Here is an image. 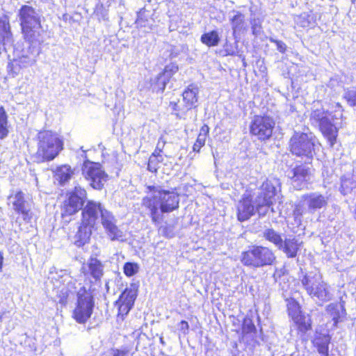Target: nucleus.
Returning <instances> with one entry per match:
<instances>
[{"label":"nucleus","mask_w":356,"mask_h":356,"mask_svg":"<svg viewBox=\"0 0 356 356\" xmlns=\"http://www.w3.org/2000/svg\"><path fill=\"white\" fill-rule=\"evenodd\" d=\"M169 106L171 108L172 114L179 119H185L188 111H191L188 106H186V104L180 102L179 99L176 101H170Z\"/></svg>","instance_id":"c756f323"},{"label":"nucleus","mask_w":356,"mask_h":356,"mask_svg":"<svg viewBox=\"0 0 356 356\" xmlns=\"http://www.w3.org/2000/svg\"><path fill=\"white\" fill-rule=\"evenodd\" d=\"M74 173V170L67 164L62 165L56 169V176L60 183H65L70 180Z\"/></svg>","instance_id":"72a5a7b5"},{"label":"nucleus","mask_w":356,"mask_h":356,"mask_svg":"<svg viewBox=\"0 0 356 356\" xmlns=\"http://www.w3.org/2000/svg\"><path fill=\"white\" fill-rule=\"evenodd\" d=\"M318 129L323 137L327 140L330 147H333L337 143L338 136L337 127L330 120L325 124L321 125V127Z\"/></svg>","instance_id":"393cba45"},{"label":"nucleus","mask_w":356,"mask_h":356,"mask_svg":"<svg viewBox=\"0 0 356 356\" xmlns=\"http://www.w3.org/2000/svg\"><path fill=\"white\" fill-rule=\"evenodd\" d=\"M179 330L184 334H187L188 333L189 325L186 321H185V320L181 321L179 323Z\"/></svg>","instance_id":"49530a36"},{"label":"nucleus","mask_w":356,"mask_h":356,"mask_svg":"<svg viewBox=\"0 0 356 356\" xmlns=\"http://www.w3.org/2000/svg\"><path fill=\"white\" fill-rule=\"evenodd\" d=\"M146 189L147 193H157L159 190L157 189V187L155 186L148 185L146 186Z\"/></svg>","instance_id":"8fccbe9b"},{"label":"nucleus","mask_w":356,"mask_h":356,"mask_svg":"<svg viewBox=\"0 0 356 356\" xmlns=\"http://www.w3.org/2000/svg\"><path fill=\"white\" fill-rule=\"evenodd\" d=\"M353 218H354L355 220L356 221V206H355V209L353 211Z\"/></svg>","instance_id":"864d4df0"},{"label":"nucleus","mask_w":356,"mask_h":356,"mask_svg":"<svg viewBox=\"0 0 356 356\" xmlns=\"http://www.w3.org/2000/svg\"><path fill=\"white\" fill-rule=\"evenodd\" d=\"M179 71V66L176 63H170L165 65L164 68L160 72L152 83L154 86L156 91L163 92L169 81L175 74Z\"/></svg>","instance_id":"6ab92c4d"},{"label":"nucleus","mask_w":356,"mask_h":356,"mask_svg":"<svg viewBox=\"0 0 356 356\" xmlns=\"http://www.w3.org/2000/svg\"><path fill=\"white\" fill-rule=\"evenodd\" d=\"M355 188H356V172H352L341 178L339 190L343 195L350 194Z\"/></svg>","instance_id":"cd10ccee"},{"label":"nucleus","mask_w":356,"mask_h":356,"mask_svg":"<svg viewBox=\"0 0 356 356\" xmlns=\"http://www.w3.org/2000/svg\"><path fill=\"white\" fill-rule=\"evenodd\" d=\"M241 332L243 335L255 334L257 333V328L252 318L249 316L243 318L241 325Z\"/></svg>","instance_id":"ea45409f"},{"label":"nucleus","mask_w":356,"mask_h":356,"mask_svg":"<svg viewBox=\"0 0 356 356\" xmlns=\"http://www.w3.org/2000/svg\"><path fill=\"white\" fill-rule=\"evenodd\" d=\"M326 310L332 317L334 327H337L339 323L343 321L346 315V312L343 306L338 303H331L328 305Z\"/></svg>","instance_id":"bb28decb"},{"label":"nucleus","mask_w":356,"mask_h":356,"mask_svg":"<svg viewBox=\"0 0 356 356\" xmlns=\"http://www.w3.org/2000/svg\"><path fill=\"white\" fill-rule=\"evenodd\" d=\"M346 101L350 106H356V92L349 94L346 97Z\"/></svg>","instance_id":"de8ad7c7"},{"label":"nucleus","mask_w":356,"mask_h":356,"mask_svg":"<svg viewBox=\"0 0 356 356\" xmlns=\"http://www.w3.org/2000/svg\"><path fill=\"white\" fill-rule=\"evenodd\" d=\"M258 213L259 216H264L266 212L261 213L260 208H257V204L254 200L250 192L244 193L236 206V218L239 222L249 220L252 216Z\"/></svg>","instance_id":"4468645a"},{"label":"nucleus","mask_w":356,"mask_h":356,"mask_svg":"<svg viewBox=\"0 0 356 356\" xmlns=\"http://www.w3.org/2000/svg\"><path fill=\"white\" fill-rule=\"evenodd\" d=\"M263 236L266 241L273 243L277 248L281 245L283 240L281 234L273 228L266 229L263 233Z\"/></svg>","instance_id":"c9c22d12"},{"label":"nucleus","mask_w":356,"mask_h":356,"mask_svg":"<svg viewBox=\"0 0 356 356\" xmlns=\"http://www.w3.org/2000/svg\"><path fill=\"white\" fill-rule=\"evenodd\" d=\"M8 116L3 106H0V140H3L8 136Z\"/></svg>","instance_id":"473e14b6"},{"label":"nucleus","mask_w":356,"mask_h":356,"mask_svg":"<svg viewBox=\"0 0 356 356\" xmlns=\"http://www.w3.org/2000/svg\"><path fill=\"white\" fill-rule=\"evenodd\" d=\"M136 298V293L131 289L126 288L120 295L116 305L118 306V316L123 320L133 307Z\"/></svg>","instance_id":"aec40b11"},{"label":"nucleus","mask_w":356,"mask_h":356,"mask_svg":"<svg viewBox=\"0 0 356 356\" xmlns=\"http://www.w3.org/2000/svg\"><path fill=\"white\" fill-rule=\"evenodd\" d=\"M301 283L307 294L311 297L317 298L320 300L330 299L327 285L322 280V276L312 273L302 275Z\"/></svg>","instance_id":"f8f14e48"},{"label":"nucleus","mask_w":356,"mask_h":356,"mask_svg":"<svg viewBox=\"0 0 356 356\" xmlns=\"http://www.w3.org/2000/svg\"><path fill=\"white\" fill-rule=\"evenodd\" d=\"M205 143L206 139L197 136L193 145V150L195 152H200L202 147L204 146Z\"/></svg>","instance_id":"37998d69"},{"label":"nucleus","mask_w":356,"mask_h":356,"mask_svg":"<svg viewBox=\"0 0 356 356\" xmlns=\"http://www.w3.org/2000/svg\"><path fill=\"white\" fill-rule=\"evenodd\" d=\"M200 41L207 47H211L217 46L220 41V38L218 31L212 30L203 33L200 37Z\"/></svg>","instance_id":"7c9ffc66"},{"label":"nucleus","mask_w":356,"mask_h":356,"mask_svg":"<svg viewBox=\"0 0 356 356\" xmlns=\"http://www.w3.org/2000/svg\"><path fill=\"white\" fill-rule=\"evenodd\" d=\"M163 156L151 154L147 161V170L153 173H157L161 164L163 162Z\"/></svg>","instance_id":"58836bf2"},{"label":"nucleus","mask_w":356,"mask_h":356,"mask_svg":"<svg viewBox=\"0 0 356 356\" xmlns=\"http://www.w3.org/2000/svg\"><path fill=\"white\" fill-rule=\"evenodd\" d=\"M241 263L246 267L259 268L271 266L277 263L275 250L263 245H252L241 252Z\"/></svg>","instance_id":"423d86ee"},{"label":"nucleus","mask_w":356,"mask_h":356,"mask_svg":"<svg viewBox=\"0 0 356 356\" xmlns=\"http://www.w3.org/2000/svg\"><path fill=\"white\" fill-rule=\"evenodd\" d=\"M100 202L88 200L82 209L81 220L74 235L73 244L78 248H83L90 242L93 230L96 228Z\"/></svg>","instance_id":"7ed1b4c3"},{"label":"nucleus","mask_w":356,"mask_h":356,"mask_svg":"<svg viewBox=\"0 0 356 356\" xmlns=\"http://www.w3.org/2000/svg\"><path fill=\"white\" fill-rule=\"evenodd\" d=\"M286 312L298 334H305L312 330V319L305 314L299 302L293 298L286 299Z\"/></svg>","instance_id":"6e6552de"},{"label":"nucleus","mask_w":356,"mask_h":356,"mask_svg":"<svg viewBox=\"0 0 356 356\" xmlns=\"http://www.w3.org/2000/svg\"><path fill=\"white\" fill-rule=\"evenodd\" d=\"M37 150L34 154L38 163L51 161L63 149V140L58 134L50 129L39 131L36 136Z\"/></svg>","instance_id":"20e7f679"},{"label":"nucleus","mask_w":356,"mask_h":356,"mask_svg":"<svg viewBox=\"0 0 356 356\" xmlns=\"http://www.w3.org/2000/svg\"><path fill=\"white\" fill-rule=\"evenodd\" d=\"M96 289L90 286H81L76 292L72 318L79 324H86L91 318L95 307Z\"/></svg>","instance_id":"39448f33"},{"label":"nucleus","mask_w":356,"mask_h":356,"mask_svg":"<svg viewBox=\"0 0 356 356\" xmlns=\"http://www.w3.org/2000/svg\"><path fill=\"white\" fill-rule=\"evenodd\" d=\"M129 350L127 348L118 349L111 348L105 350L102 356H128Z\"/></svg>","instance_id":"79ce46f5"},{"label":"nucleus","mask_w":356,"mask_h":356,"mask_svg":"<svg viewBox=\"0 0 356 356\" xmlns=\"http://www.w3.org/2000/svg\"><path fill=\"white\" fill-rule=\"evenodd\" d=\"M277 191L273 184L266 180L259 187V192L255 198V203L257 204V208L261 209L263 207H270L275 202Z\"/></svg>","instance_id":"f3484780"},{"label":"nucleus","mask_w":356,"mask_h":356,"mask_svg":"<svg viewBox=\"0 0 356 356\" xmlns=\"http://www.w3.org/2000/svg\"><path fill=\"white\" fill-rule=\"evenodd\" d=\"M3 257L2 253L0 252V272L2 270L3 268Z\"/></svg>","instance_id":"3c124183"},{"label":"nucleus","mask_w":356,"mask_h":356,"mask_svg":"<svg viewBox=\"0 0 356 356\" xmlns=\"http://www.w3.org/2000/svg\"><path fill=\"white\" fill-rule=\"evenodd\" d=\"M21 32L24 40L31 48L40 47L45 41L46 31L43 29L41 18L36 10L28 5H22L18 10Z\"/></svg>","instance_id":"f257e3e1"},{"label":"nucleus","mask_w":356,"mask_h":356,"mask_svg":"<svg viewBox=\"0 0 356 356\" xmlns=\"http://www.w3.org/2000/svg\"><path fill=\"white\" fill-rule=\"evenodd\" d=\"M316 14L313 10L303 12L297 16L296 25L302 29H311L315 27L317 24Z\"/></svg>","instance_id":"a878e982"},{"label":"nucleus","mask_w":356,"mask_h":356,"mask_svg":"<svg viewBox=\"0 0 356 356\" xmlns=\"http://www.w3.org/2000/svg\"><path fill=\"white\" fill-rule=\"evenodd\" d=\"M8 198L13 199L12 204L15 213L20 216L24 221L30 222L33 218V213L28 207L24 193L22 190H19L14 194H10Z\"/></svg>","instance_id":"a211bd4d"},{"label":"nucleus","mask_w":356,"mask_h":356,"mask_svg":"<svg viewBox=\"0 0 356 356\" xmlns=\"http://www.w3.org/2000/svg\"><path fill=\"white\" fill-rule=\"evenodd\" d=\"M233 33L240 32L245 27V16L240 12H237L230 19Z\"/></svg>","instance_id":"e433bc0d"},{"label":"nucleus","mask_w":356,"mask_h":356,"mask_svg":"<svg viewBox=\"0 0 356 356\" xmlns=\"http://www.w3.org/2000/svg\"><path fill=\"white\" fill-rule=\"evenodd\" d=\"M12 40L13 33L8 17H0V44H5Z\"/></svg>","instance_id":"c85d7f7f"},{"label":"nucleus","mask_w":356,"mask_h":356,"mask_svg":"<svg viewBox=\"0 0 356 356\" xmlns=\"http://www.w3.org/2000/svg\"><path fill=\"white\" fill-rule=\"evenodd\" d=\"M325 111L323 108H317L312 110L309 115V121L311 123H318V128L330 121V119L326 116Z\"/></svg>","instance_id":"2f4dec72"},{"label":"nucleus","mask_w":356,"mask_h":356,"mask_svg":"<svg viewBox=\"0 0 356 356\" xmlns=\"http://www.w3.org/2000/svg\"><path fill=\"white\" fill-rule=\"evenodd\" d=\"M274 42L276 44L277 48L281 52H284L286 50V44L280 40H275Z\"/></svg>","instance_id":"09e8293b"},{"label":"nucleus","mask_w":356,"mask_h":356,"mask_svg":"<svg viewBox=\"0 0 356 356\" xmlns=\"http://www.w3.org/2000/svg\"><path fill=\"white\" fill-rule=\"evenodd\" d=\"M86 195V191L79 186H75L72 191L67 193V197L61 206V218L65 219L75 215L81 209H82L85 207L83 204Z\"/></svg>","instance_id":"9b49d317"},{"label":"nucleus","mask_w":356,"mask_h":356,"mask_svg":"<svg viewBox=\"0 0 356 356\" xmlns=\"http://www.w3.org/2000/svg\"><path fill=\"white\" fill-rule=\"evenodd\" d=\"M302 246V242L299 241L296 236H290L282 240L277 248L282 250L287 258H295L299 254Z\"/></svg>","instance_id":"4be33fe9"},{"label":"nucleus","mask_w":356,"mask_h":356,"mask_svg":"<svg viewBox=\"0 0 356 356\" xmlns=\"http://www.w3.org/2000/svg\"><path fill=\"white\" fill-rule=\"evenodd\" d=\"M314 170L312 161H299L290 169L289 178L293 183H296L298 185L307 184Z\"/></svg>","instance_id":"2eb2a0df"},{"label":"nucleus","mask_w":356,"mask_h":356,"mask_svg":"<svg viewBox=\"0 0 356 356\" xmlns=\"http://www.w3.org/2000/svg\"><path fill=\"white\" fill-rule=\"evenodd\" d=\"M199 90V87L195 83H191L182 92V102L191 110L198 107Z\"/></svg>","instance_id":"5701e85b"},{"label":"nucleus","mask_w":356,"mask_h":356,"mask_svg":"<svg viewBox=\"0 0 356 356\" xmlns=\"http://www.w3.org/2000/svg\"><path fill=\"white\" fill-rule=\"evenodd\" d=\"M80 274L85 278V282L92 288L96 284H100L104 275V264L96 257H90L87 262H83L80 268Z\"/></svg>","instance_id":"ddd939ff"},{"label":"nucleus","mask_w":356,"mask_h":356,"mask_svg":"<svg viewBox=\"0 0 356 356\" xmlns=\"http://www.w3.org/2000/svg\"><path fill=\"white\" fill-rule=\"evenodd\" d=\"M209 127L207 124H203L200 129V132L197 135V136L200 138H203L207 140V138L209 136Z\"/></svg>","instance_id":"a18cd8bd"},{"label":"nucleus","mask_w":356,"mask_h":356,"mask_svg":"<svg viewBox=\"0 0 356 356\" xmlns=\"http://www.w3.org/2000/svg\"><path fill=\"white\" fill-rule=\"evenodd\" d=\"M275 120L266 114L255 115L249 124V133L261 143L270 140L274 133Z\"/></svg>","instance_id":"1a4fd4ad"},{"label":"nucleus","mask_w":356,"mask_h":356,"mask_svg":"<svg viewBox=\"0 0 356 356\" xmlns=\"http://www.w3.org/2000/svg\"><path fill=\"white\" fill-rule=\"evenodd\" d=\"M26 62L23 58L13 59L8 65V74L15 76L22 68L26 66Z\"/></svg>","instance_id":"f704fd0d"},{"label":"nucleus","mask_w":356,"mask_h":356,"mask_svg":"<svg viewBox=\"0 0 356 356\" xmlns=\"http://www.w3.org/2000/svg\"><path fill=\"white\" fill-rule=\"evenodd\" d=\"M301 200L310 212L325 209L328 204V197L319 193H305L301 196Z\"/></svg>","instance_id":"412c9836"},{"label":"nucleus","mask_w":356,"mask_h":356,"mask_svg":"<svg viewBox=\"0 0 356 356\" xmlns=\"http://www.w3.org/2000/svg\"><path fill=\"white\" fill-rule=\"evenodd\" d=\"M165 142L164 140L161 138H159L156 147L152 154H155L156 156H163V149L165 145Z\"/></svg>","instance_id":"c03bdc74"},{"label":"nucleus","mask_w":356,"mask_h":356,"mask_svg":"<svg viewBox=\"0 0 356 356\" xmlns=\"http://www.w3.org/2000/svg\"><path fill=\"white\" fill-rule=\"evenodd\" d=\"M257 26V25L254 24V25H252V33H253V34H254V31H255V29H257V27H256Z\"/></svg>","instance_id":"5fc2aeb1"},{"label":"nucleus","mask_w":356,"mask_h":356,"mask_svg":"<svg viewBox=\"0 0 356 356\" xmlns=\"http://www.w3.org/2000/svg\"><path fill=\"white\" fill-rule=\"evenodd\" d=\"M81 170L84 179L95 190L103 189L105 183L108 180V175L99 162L85 159L81 165Z\"/></svg>","instance_id":"9d476101"},{"label":"nucleus","mask_w":356,"mask_h":356,"mask_svg":"<svg viewBox=\"0 0 356 356\" xmlns=\"http://www.w3.org/2000/svg\"><path fill=\"white\" fill-rule=\"evenodd\" d=\"M317 143L316 137L312 131H295L288 141V150L293 156L313 161Z\"/></svg>","instance_id":"0eeeda50"},{"label":"nucleus","mask_w":356,"mask_h":356,"mask_svg":"<svg viewBox=\"0 0 356 356\" xmlns=\"http://www.w3.org/2000/svg\"><path fill=\"white\" fill-rule=\"evenodd\" d=\"M141 207L149 211L152 222L158 224L163 218L161 213H171L179 209V196L173 191L161 189L158 191L157 200L155 197H143Z\"/></svg>","instance_id":"f03ea898"},{"label":"nucleus","mask_w":356,"mask_h":356,"mask_svg":"<svg viewBox=\"0 0 356 356\" xmlns=\"http://www.w3.org/2000/svg\"><path fill=\"white\" fill-rule=\"evenodd\" d=\"M331 337L327 334H319L312 341L313 346L316 349L320 356H330L329 345Z\"/></svg>","instance_id":"b1692460"},{"label":"nucleus","mask_w":356,"mask_h":356,"mask_svg":"<svg viewBox=\"0 0 356 356\" xmlns=\"http://www.w3.org/2000/svg\"><path fill=\"white\" fill-rule=\"evenodd\" d=\"M139 271V265L135 262H126L123 266V273L127 277H131Z\"/></svg>","instance_id":"a19ab883"},{"label":"nucleus","mask_w":356,"mask_h":356,"mask_svg":"<svg viewBox=\"0 0 356 356\" xmlns=\"http://www.w3.org/2000/svg\"><path fill=\"white\" fill-rule=\"evenodd\" d=\"M99 216L101 223L111 241L118 240L122 236V232L117 226L115 216L111 212L104 209L101 203Z\"/></svg>","instance_id":"dca6fc26"},{"label":"nucleus","mask_w":356,"mask_h":356,"mask_svg":"<svg viewBox=\"0 0 356 356\" xmlns=\"http://www.w3.org/2000/svg\"><path fill=\"white\" fill-rule=\"evenodd\" d=\"M136 22H137V23H138V24H140V26H142V23H143L144 21H143V18H138Z\"/></svg>","instance_id":"603ef678"},{"label":"nucleus","mask_w":356,"mask_h":356,"mask_svg":"<svg viewBox=\"0 0 356 356\" xmlns=\"http://www.w3.org/2000/svg\"><path fill=\"white\" fill-rule=\"evenodd\" d=\"M56 289L58 303L61 307H66L69 302L71 291L66 286L56 287Z\"/></svg>","instance_id":"4c0bfd02"}]
</instances>
